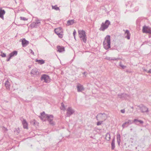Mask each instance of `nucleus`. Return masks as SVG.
Masks as SVG:
<instances>
[{"instance_id":"f8f14e48","label":"nucleus","mask_w":151,"mask_h":151,"mask_svg":"<svg viewBox=\"0 0 151 151\" xmlns=\"http://www.w3.org/2000/svg\"><path fill=\"white\" fill-rule=\"evenodd\" d=\"M77 91L78 92H81L84 90V89L83 86L80 83H78L76 86Z\"/></svg>"},{"instance_id":"a211bd4d","label":"nucleus","mask_w":151,"mask_h":151,"mask_svg":"<svg viewBox=\"0 0 151 151\" xmlns=\"http://www.w3.org/2000/svg\"><path fill=\"white\" fill-rule=\"evenodd\" d=\"M124 35H125V37L128 40L130 39V33L129 31L128 30H126L125 32Z\"/></svg>"},{"instance_id":"7c9ffc66","label":"nucleus","mask_w":151,"mask_h":151,"mask_svg":"<svg viewBox=\"0 0 151 151\" xmlns=\"http://www.w3.org/2000/svg\"><path fill=\"white\" fill-rule=\"evenodd\" d=\"M61 105L62 106V107L60 108L61 110L65 111V108L63 103L62 102L61 103Z\"/></svg>"},{"instance_id":"c03bdc74","label":"nucleus","mask_w":151,"mask_h":151,"mask_svg":"<svg viewBox=\"0 0 151 151\" xmlns=\"http://www.w3.org/2000/svg\"><path fill=\"white\" fill-rule=\"evenodd\" d=\"M83 74L85 76H86V72H84L83 73Z\"/></svg>"},{"instance_id":"ddd939ff","label":"nucleus","mask_w":151,"mask_h":151,"mask_svg":"<svg viewBox=\"0 0 151 151\" xmlns=\"http://www.w3.org/2000/svg\"><path fill=\"white\" fill-rule=\"evenodd\" d=\"M20 41H21L23 47H26L29 44V42L25 40V38H23L20 40Z\"/></svg>"},{"instance_id":"a18cd8bd","label":"nucleus","mask_w":151,"mask_h":151,"mask_svg":"<svg viewBox=\"0 0 151 151\" xmlns=\"http://www.w3.org/2000/svg\"><path fill=\"white\" fill-rule=\"evenodd\" d=\"M147 72L148 73H151V69H150Z\"/></svg>"},{"instance_id":"9b49d317","label":"nucleus","mask_w":151,"mask_h":151,"mask_svg":"<svg viewBox=\"0 0 151 151\" xmlns=\"http://www.w3.org/2000/svg\"><path fill=\"white\" fill-rule=\"evenodd\" d=\"M134 122L133 121L131 120H128L127 122H125L122 125L123 128L127 127L129 125L132 124Z\"/></svg>"},{"instance_id":"6e6552de","label":"nucleus","mask_w":151,"mask_h":151,"mask_svg":"<svg viewBox=\"0 0 151 151\" xmlns=\"http://www.w3.org/2000/svg\"><path fill=\"white\" fill-rule=\"evenodd\" d=\"M66 110V116L67 117H70L75 112V110L72 109L71 107H69Z\"/></svg>"},{"instance_id":"4be33fe9","label":"nucleus","mask_w":151,"mask_h":151,"mask_svg":"<svg viewBox=\"0 0 151 151\" xmlns=\"http://www.w3.org/2000/svg\"><path fill=\"white\" fill-rule=\"evenodd\" d=\"M58 51L60 52H63L65 50L64 47H61L60 46H57Z\"/></svg>"},{"instance_id":"58836bf2","label":"nucleus","mask_w":151,"mask_h":151,"mask_svg":"<svg viewBox=\"0 0 151 151\" xmlns=\"http://www.w3.org/2000/svg\"><path fill=\"white\" fill-rule=\"evenodd\" d=\"M76 31L75 29L74 30V31L73 32V34L74 37H75V36L76 35Z\"/></svg>"},{"instance_id":"e433bc0d","label":"nucleus","mask_w":151,"mask_h":151,"mask_svg":"<svg viewBox=\"0 0 151 151\" xmlns=\"http://www.w3.org/2000/svg\"><path fill=\"white\" fill-rule=\"evenodd\" d=\"M103 122V121H100L98 122L97 123V125L99 126L101 125Z\"/></svg>"},{"instance_id":"2f4dec72","label":"nucleus","mask_w":151,"mask_h":151,"mask_svg":"<svg viewBox=\"0 0 151 151\" xmlns=\"http://www.w3.org/2000/svg\"><path fill=\"white\" fill-rule=\"evenodd\" d=\"M52 9H55L56 10H60L59 8L57 7V5H55V6H52Z\"/></svg>"},{"instance_id":"f257e3e1","label":"nucleus","mask_w":151,"mask_h":151,"mask_svg":"<svg viewBox=\"0 0 151 151\" xmlns=\"http://www.w3.org/2000/svg\"><path fill=\"white\" fill-rule=\"evenodd\" d=\"M104 48L106 50H108L111 47L110 36L107 35L105 38V41L103 42Z\"/></svg>"},{"instance_id":"09e8293b","label":"nucleus","mask_w":151,"mask_h":151,"mask_svg":"<svg viewBox=\"0 0 151 151\" xmlns=\"http://www.w3.org/2000/svg\"><path fill=\"white\" fill-rule=\"evenodd\" d=\"M144 70L145 71H147V70H146L144 69Z\"/></svg>"},{"instance_id":"2eb2a0df","label":"nucleus","mask_w":151,"mask_h":151,"mask_svg":"<svg viewBox=\"0 0 151 151\" xmlns=\"http://www.w3.org/2000/svg\"><path fill=\"white\" fill-rule=\"evenodd\" d=\"M140 108V110L142 113L148 112V109L145 106H142Z\"/></svg>"},{"instance_id":"72a5a7b5","label":"nucleus","mask_w":151,"mask_h":151,"mask_svg":"<svg viewBox=\"0 0 151 151\" xmlns=\"http://www.w3.org/2000/svg\"><path fill=\"white\" fill-rule=\"evenodd\" d=\"M20 19L21 20H23L24 21H26L28 20V19H27L26 18L22 17H20Z\"/></svg>"},{"instance_id":"f03ea898","label":"nucleus","mask_w":151,"mask_h":151,"mask_svg":"<svg viewBox=\"0 0 151 151\" xmlns=\"http://www.w3.org/2000/svg\"><path fill=\"white\" fill-rule=\"evenodd\" d=\"M79 36L81 40H83L84 42L86 43V42L87 39L85 32L83 30L78 31Z\"/></svg>"},{"instance_id":"5701e85b","label":"nucleus","mask_w":151,"mask_h":151,"mask_svg":"<svg viewBox=\"0 0 151 151\" xmlns=\"http://www.w3.org/2000/svg\"><path fill=\"white\" fill-rule=\"evenodd\" d=\"M116 138L118 145H119L121 141V137L119 134H117Z\"/></svg>"},{"instance_id":"412c9836","label":"nucleus","mask_w":151,"mask_h":151,"mask_svg":"<svg viewBox=\"0 0 151 151\" xmlns=\"http://www.w3.org/2000/svg\"><path fill=\"white\" fill-rule=\"evenodd\" d=\"M4 84L6 89L7 90H9L10 89V84L8 80L6 81Z\"/></svg>"},{"instance_id":"3c124183","label":"nucleus","mask_w":151,"mask_h":151,"mask_svg":"<svg viewBox=\"0 0 151 151\" xmlns=\"http://www.w3.org/2000/svg\"><path fill=\"white\" fill-rule=\"evenodd\" d=\"M136 149H137V147H136Z\"/></svg>"},{"instance_id":"8fccbe9b","label":"nucleus","mask_w":151,"mask_h":151,"mask_svg":"<svg viewBox=\"0 0 151 151\" xmlns=\"http://www.w3.org/2000/svg\"><path fill=\"white\" fill-rule=\"evenodd\" d=\"M74 37V39H75V40H76L75 36V37Z\"/></svg>"},{"instance_id":"39448f33","label":"nucleus","mask_w":151,"mask_h":151,"mask_svg":"<svg viewBox=\"0 0 151 151\" xmlns=\"http://www.w3.org/2000/svg\"><path fill=\"white\" fill-rule=\"evenodd\" d=\"M96 117L98 121L101 120H105L107 118V115L105 113H99L97 115Z\"/></svg>"},{"instance_id":"393cba45","label":"nucleus","mask_w":151,"mask_h":151,"mask_svg":"<svg viewBox=\"0 0 151 151\" xmlns=\"http://www.w3.org/2000/svg\"><path fill=\"white\" fill-rule=\"evenodd\" d=\"M115 147V140L114 139L112 142L111 143V149L112 150H113L114 149Z\"/></svg>"},{"instance_id":"4468645a","label":"nucleus","mask_w":151,"mask_h":151,"mask_svg":"<svg viewBox=\"0 0 151 151\" xmlns=\"http://www.w3.org/2000/svg\"><path fill=\"white\" fill-rule=\"evenodd\" d=\"M118 96L119 98L123 99H126L128 96V95L125 93L118 94Z\"/></svg>"},{"instance_id":"423d86ee","label":"nucleus","mask_w":151,"mask_h":151,"mask_svg":"<svg viewBox=\"0 0 151 151\" xmlns=\"http://www.w3.org/2000/svg\"><path fill=\"white\" fill-rule=\"evenodd\" d=\"M55 33L58 35L59 37L60 38L63 37V30L61 27H58L55 29Z\"/></svg>"},{"instance_id":"9d476101","label":"nucleus","mask_w":151,"mask_h":151,"mask_svg":"<svg viewBox=\"0 0 151 151\" xmlns=\"http://www.w3.org/2000/svg\"><path fill=\"white\" fill-rule=\"evenodd\" d=\"M142 32L144 33L151 34V28L148 26H144L143 27Z\"/></svg>"},{"instance_id":"79ce46f5","label":"nucleus","mask_w":151,"mask_h":151,"mask_svg":"<svg viewBox=\"0 0 151 151\" xmlns=\"http://www.w3.org/2000/svg\"><path fill=\"white\" fill-rule=\"evenodd\" d=\"M11 58H12V57H10V56H9V58H8L7 59H6V61H9L10 60V59H11Z\"/></svg>"},{"instance_id":"20e7f679","label":"nucleus","mask_w":151,"mask_h":151,"mask_svg":"<svg viewBox=\"0 0 151 151\" xmlns=\"http://www.w3.org/2000/svg\"><path fill=\"white\" fill-rule=\"evenodd\" d=\"M40 20L39 19L37 18H36L35 20V22H32L30 25V27L32 28H37L41 24Z\"/></svg>"},{"instance_id":"7ed1b4c3","label":"nucleus","mask_w":151,"mask_h":151,"mask_svg":"<svg viewBox=\"0 0 151 151\" xmlns=\"http://www.w3.org/2000/svg\"><path fill=\"white\" fill-rule=\"evenodd\" d=\"M110 24V22L108 20H106L105 23L103 22L102 23L99 29V30L104 31L106 29L108 28Z\"/></svg>"},{"instance_id":"cd10ccee","label":"nucleus","mask_w":151,"mask_h":151,"mask_svg":"<svg viewBox=\"0 0 151 151\" xmlns=\"http://www.w3.org/2000/svg\"><path fill=\"white\" fill-rule=\"evenodd\" d=\"M105 139L107 141H109L111 138L110 135L109 133H107L106 134Z\"/></svg>"},{"instance_id":"b1692460","label":"nucleus","mask_w":151,"mask_h":151,"mask_svg":"<svg viewBox=\"0 0 151 151\" xmlns=\"http://www.w3.org/2000/svg\"><path fill=\"white\" fill-rule=\"evenodd\" d=\"M75 23L74 20L71 19L68 21L67 24L68 25H71Z\"/></svg>"},{"instance_id":"a19ab883","label":"nucleus","mask_w":151,"mask_h":151,"mask_svg":"<svg viewBox=\"0 0 151 151\" xmlns=\"http://www.w3.org/2000/svg\"><path fill=\"white\" fill-rule=\"evenodd\" d=\"M120 111L122 113H124L125 112V110L124 109L121 110Z\"/></svg>"},{"instance_id":"c9c22d12","label":"nucleus","mask_w":151,"mask_h":151,"mask_svg":"<svg viewBox=\"0 0 151 151\" xmlns=\"http://www.w3.org/2000/svg\"><path fill=\"white\" fill-rule=\"evenodd\" d=\"M2 129L4 131V132H6L8 130L5 127H3Z\"/></svg>"},{"instance_id":"49530a36","label":"nucleus","mask_w":151,"mask_h":151,"mask_svg":"<svg viewBox=\"0 0 151 151\" xmlns=\"http://www.w3.org/2000/svg\"><path fill=\"white\" fill-rule=\"evenodd\" d=\"M126 72H129V73H130L131 72H130L129 71H128V70H127Z\"/></svg>"},{"instance_id":"0eeeda50","label":"nucleus","mask_w":151,"mask_h":151,"mask_svg":"<svg viewBox=\"0 0 151 151\" xmlns=\"http://www.w3.org/2000/svg\"><path fill=\"white\" fill-rule=\"evenodd\" d=\"M41 79V81H43L44 82L46 83H49L50 81V79L49 76L46 74H44L42 75Z\"/></svg>"},{"instance_id":"c756f323","label":"nucleus","mask_w":151,"mask_h":151,"mask_svg":"<svg viewBox=\"0 0 151 151\" xmlns=\"http://www.w3.org/2000/svg\"><path fill=\"white\" fill-rule=\"evenodd\" d=\"M134 122H139L140 124H143L144 123L143 121L140 120H138L137 119H134L133 121Z\"/></svg>"},{"instance_id":"bb28decb","label":"nucleus","mask_w":151,"mask_h":151,"mask_svg":"<svg viewBox=\"0 0 151 151\" xmlns=\"http://www.w3.org/2000/svg\"><path fill=\"white\" fill-rule=\"evenodd\" d=\"M30 123L31 125L33 126H35L36 125H38V123L35 119L31 121L30 122Z\"/></svg>"},{"instance_id":"473e14b6","label":"nucleus","mask_w":151,"mask_h":151,"mask_svg":"<svg viewBox=\"0 0 151 151\" xmlns=\"http://www.w3.org/2000/svg\"><path fill=\"white\" fill-rule=\"evenodd\" d=\"M119 65L121 67L122 69H124L125 68H126V66L123 65L122 64L121 62H120L119 63Z\"/></svg>"},{"instance_id":"c85d7f7f","label":"nucleus","mask_w":151,"mask_h":151,"mask_svg":"<svg viewBox=\"0 0 151 151\" xmlns=\"http://www.w3.org/2000/svg\"><path fill=\"white\" fill-rule=\"evenodd\" d=\"M35 61L41 65L42 64L45 63V61L43 60L36 59Z\"/></svg>"},{"instance_id":"f3484780","label":"nucleus","mask_w":151,"mask_h":151,"mask_svg":"<svg viewBox=\"0 0 151 151\" xmlns=\"http://www.w3.org/2000/svg\"><path fill=\"white\" fill-rule=\"evenodd\" d=\"M105 59L109 61L111 60H119L120 59V58H115L114 57H106Z\"/></svg>"},{"instance_id":"aec40b11","label":"nucleus","mask_w":151,"mask_h":151,"mask_svg":"<svg viewBox=\"0 0 151 151\" xmlns=\"http://www.w3.org/2000/svg\"><path fill=\"white\" fill-rule=\"evenodd\" d=\"M22 124L23 125V128L24 129H28V123L26 122V121L25 119H23V121L22 122Z\"/></svg>"},{"instance_id":"dca6fc26","label":"nucleus","mask_w":151,"mask_h":151,"mask_svg":"<svg viewBox=\"0 0 151 151\" xmlns=\"http://www.w3.org/2000/svg\"><path fill=\"white\" fill-rule=\"evenodd\" d=\"M5 13V11L4 10L2 9L1 8H0V18L4 19V15Z\"/></svg>"},{"instance_id":"1a4fd4ad","label":"nucleus","mask_w":151,"mask_h":151,"mask_svg":"<svg viewBox=\"0 0 151 151\" xmlns=\"http://www.w3.org/2000/svg\"><path fill=\"white\" fill-rule=\"evenodd\" d=\"M46 118L47 120L48 121L50 124L52 125H54V122L53 121V116L52 115H46Z\"/></svg>"},{"instance_id":"f704fd0d","label":"nucleus","mask_w":151,"mask_h":151,"mask_svg":"<svg viewBox=\"0 0 151 151\" xmlns=\"http://www.w3.org/2000/svg\"><path fill=\"white\" fill-rule=\"evenodd\" d=\"M45 115V113L44 112L41 113V118L42 120H43V116Z\"/></svg>"},{"instance_id":"4c0bfd02","label":"nucleus","mask_w":151,"mask_h":151,"mask_svg":"<svg viewBox=\"0 0 151 151\" xmlns=\"http://www.w3.org/2000/svg\"><path fill=\"white\" fill-rule=\"evenodd\" d=\"M1 56L2 57H6V54L4 53H2V54L1 55Z\"/></svg>"},{"instance_id":"a878e982","label":"nucleus","mask_w":151,"mask_h":151,"mask_svg":"<svg viewBox=\"0 0 151 151\" xmlns=\"http://www.w3.org/2000/svg\"><path fill=\"white\" fill-rule=\"evenodd\" d=\"M17 52L16 51H14L12 52L9 55L10 56V57H12L14 56L17 55Z\"/></svg>"},{"instance_id":"37998d69","label":"nucleus","mask_w":151,"mask_h":151,"mask_svg":"<svg viewBox=\"0 0 151 151\" xmlns=\"http://www.w3.org/2000/svg\"><path fill=\"white\" fill-rule=\"evenodd\" d=\"M130 139L131 140V142L132 143H134V141H133V138H130Z\"/></svg>"},{"instance_id":"ea45409f","label":"nucleus","mask_w":151,"mask_h":151,"mask_svg":"<svg viewBox=\"0 0 151 151\" xmlns=\"http://www.w3.org/2000/svg\"><path fill=\"white\" fill-rule=\"evenodd\" d=\"M29 52H30V53H31L32 54L34 55V52H33V50H32L31 49H30L29 50Z\"/></svg>"},{"instance_id":"6ab92c4d","label":"nucleus","mask_w":151,"mask_h":151,"mask_svg":"<svg viewBox=\"0 0 151 151\" xmlns=\"http://www.w3.org/2000/svg\"><path fill=\"white\" fill-rule=\"evenodd\" d=\"M30 73L32 75H35L38 74L39 72L36 68H34L31 70Z\"/></svg>"},{"instance_id":"de8ad7c7","label":"nucleus","mask_w":151,"mask_h":151,"mask_svg":"<svg viewBox=\"0 0 151 151\" xmlns=\"http://www.w3.org/2000/svg\"><path fill=\"white\" fill-rule=\"evenodd\" d=\"M135 124H137V125H139V123H137H137H135Z\"/></svg>"}]
</instances>
